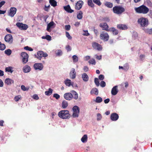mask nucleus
I'll return each instance as SVG.
<instances>
[{
	"instance_id": "f257e3e1",
	"label": "nucleus",
	"mask_w": 152,
	"mask_h": 152,
	"mask_svg": "<svg viewBox=\"0 0 152 152\" xmlns=\"http://www.w3.org/2000/svg\"><path fill=\"white\" fill-rule=\"evenodd\" d=\"M134 10L138 13L147 14L149 11V9L145 6L142 5L138 7H135Z\"/></svg>"
},
{
	"instance_id": "f03ea898",
	"label": "nucleus",
	"mask_w": 152,
	"mask_h": 152,
	"mask_svg": "<svg viewBox=\"0 0 152 152\" xmlns=\"http://www.w3.org/2000/svg\"><path fill=\"white\" fill-rule=\"evenodd\" d=\"M58 116L63 119L69 118L70 117L69 112L68 110H62L58 113Z\"/></svg>"
},
{
	"instance_id": "7ed1b4c3",
	"label": "nucleus",
	"mask_w": 152,
	"mask_h": 152,
	"mask_svg": "<svg viewBox=\"0 0 152 152\" xmlns=\"http://www.w3.org/2000/svg\"><path fill=\"white\" fill-rule=\"evenodd\" d=\"M137 23L142 27H146L148 24V19L143 17L139 18L137 20Z\"/></svg>"
},
{
	"instance_id": "20e7f679",
	"label": "nucleus",
	"mask_w": 152,
	"mask_h": 152,
	"mask_svg": "<svg viewBox=\"0 0 152 152\" xmlns=\"http://www.w3.org/2000/svg\"><path fill=\"white\" fill-rule=\"evenodd\" d=\"M113 11L114 13L118 15H120L125 11V9L121 6H115L113 7Z\"/></svg>"
},
{
	"instance_id": "39448f33",
	"label": "nucleus",
	"mask_w": 152,
	"mask_h": 152,
	"mask_svg": "<svg viewBox=\"0 0 152 152\" xmlns=\"http://www.w3.org/2000/svg\"><path fill=\"white\" fill-rule=\"evenodd\" d=\"M100 38L101 39L103 40V41L106 42L109 40V36L107 32L103 31L100 34Z\"/></svg>"
},
{
	"instance_id": "423d86ee",
	"label": "nucleus",
	"mask_w": 152,
	"mask_h": 152,
	"mask_svg": "<svg viewBox=\"0 0 152 152\" xmlns=\"http://www.w3.org/2000/svg\"><path fill=\"white\" fill-rule=\"evenodd\" d=\"M21 56L22 58L23 63V64H26L28 61V55L26 52H23L21 53Z\"/></svg>"
},
{
	"instance_id": "0eeeda50",
	"label": "nucleus",
	"mask_w": 152,
	"mask_h": 152,
	"mask_svg": "<svg viewBox=\"0 0 152 152\" xmlns=\"http://www.w3.org/2000/svg\"><path fill=\"white\" fill-rule=\"evenodd\" d=\"M73 111V113L72 114V116L74 118L78 117L80 112V109L79 107L77 106H75L72 108Z\"/></svg>"
},
{
	"instance_id": "6e6552de",
	"label": "nucleus",
	"mask_w": 152,
	"mask_h": 152,
	"mask_svg": "<svg viewBox=\"0 0 152 152\" xmlns=\"http://www.w3.org/2000/svg\"><path fill=\"white\" fill-rule=\"evenodd\" d=\"M37 58L41 60L42 57H45L48 56V55L46 53H45L42 51H39L37 53Z\"/></svg>"
},
{
	"instance_id": "1a4fd4ad",
	"label": "nucleus",
	"mask_w": 152,
	"mask_h": 152,
	"mask_svg": "<svg viewBox=\"0 0 152 152\" xmlns=\"http://www.w3.org/2000/svg\"><path fill=\"white\" fill-rule=\"evenodd\" d=\"M92 47L94 49L98 50H101L102 49V46L96 42H93L92 43Z\"/></svg>"
},
{
	"instance_id": "9d476101",
	"label": "nucleus",
	"mask_w": 152,
	"mask_h": 152,
	"mask_svg": "<svg viewBox=\"0 0 152 152\" xmlns=\"http://www.w3.org/2000/svg\"><path fill=\"white\" fill-rule=\"evenodd\" d=\"M16 25L21 30H26L28 28V26L27 25L21 23H17Z\"/></svg>"
},
{
	"instance_id": "9b49d317",
	"label": "nucleus",
	"mask_w": 152,
	"mask_h": 152,
	"mask_svg": "<svg viewBox=\"0 0 152 152\" xmlns=\"http://www.w3.org/2000/svg\"><path fill=\"white\" fill-rule=\"evenodd\" d=\"M99 26L103 30H105L107 31H109L110 30L109 29L108 25L106 23H101L99 24Z\"/></svg>"
},
{
	"instance_id": "f8f14e48",
	"label": "nucleus",
	"mask_w": 152,
	"mask_h": 152,
	"mask_svg": "<svg viewBox=\"0 0 152 152\" xmlns=\"http://www.w3.org/2000/svg\"><path fill=\"white\" fill-rule=\"evenodd\" d=\"M34 67L35 70L40 71L43 69V66L42 63H36L34 64Z\"/></svg>"
},
{
	"instance_id": "ddd939ff",
	"label": "nucleus",
	"mask_w": 152,
	"mask_h": 152,
	"mask_svg": "<svg viewBox=\"0 0 152 152\" xmlns=\"http://www.w3.org/2000/svg\"><path fill=\"white\" fill-rule=\"evenodd\" d=\"M16 11L17 9L16 8L12 7L10 9V12L9 13L8 15L11 17H12L16 14Z\"/></svg>"
},
{
	"instance_id": "4468645a",
	"label": "nucleus",
	"mask_w": 152,
	"mask_h": 152,
	"mask_svg": "<svg viewBox=\"0 0 152 152\" xmlns=\"http://www.w3.org/2000/svg\"><path fill=\"white\" fill-rule=\"evenodd\" d=\"M84 4L83 2L81 0L79 1L76 4L75 8L76 9L79 10L82 8Z\"/></svg>"
},
{
	"instance_id": "2eb2a0df",
	"label": "nucleus",
	"mask_w": 152,
	"mask_h": 152,
	"mask_svg": "<svg viewBox=\"0 0 152 152\" xmlns=\"http://www.w3.org/2000/svg\"><path fill=\"white\" fill-rule=\"evenodd\" d=\"M4 39L6 42H11L12 43V42L13 39L12 35L8 34L6 35L4 37Z\"/></svg>"
},
{
	"instance_id": "dca6fc26",
	"label": "nucleus",
	"mask_w": 152,
	"mask_h": 152,
	"mask_svg": "<svg viewBox=\"0 0 152 152\" xmlns=\"http://www.w3.org/2000/svg\"><path fill=\"white\" fill-rule=\"evenodd\" d=\"M64 97L67 100H70L72 99V96L71 92L66 93L64 94Z\"/></svg>"
},
{
	"instance_id": "f3484780",
	"label": "nucleus",
	"mask_w": 152,
	"mask_h": 152,
	"mask_svg": "<svg viewBox=\"0 0 152 152\" xmlns=\"http://www.w3.org/2000/svg\"><path fill=\"white\" fill-rule=\"evenodd\" d=\"M119 118L118 115L116 113H113L111 114L110 118L112 121H116Z\"/></svg>"
},
{
	"instance_id": "a211bd4d",
	"label": "nucleus",
	"mask_w": 152,
	"mask_h": 152,
	"mask_svg": "<svg viewBox=\"0 0 152 152\" xmlns=\"http://www.w3.org/2000/svg\"><path fill=\"white\" fill-rule=\"evenodd\" d=\"M117 27L118 29L122 30H125L128 28L127 26L126 25L123 24H117Z\"/></svg>"
},
{
	"instance_id": "6ab92c4d",
	"label": "nucleus",
	"mask_w": 152,
	"mask_h": 152,
	"mask_svg": "<svg viewBox=\"0 0 152 152\" xmlns=\"http://www.w3.org/2000/svg\"><path fill=\"white\" fill-rule=\"evenodd\" d=\"M118 92V86H116L113 87L111 90V94L112 95H116Z\"/></svg>"
},
{
	"instance_id": "aec40b11",
	"label": "nucleus",
	"mask_w": 152,
	"mask_h": 152,
	"mask_svg": "<svg viewBox=\"0 0 152 152\" xmlns=\"http://www.w3.org/2000/svg\"><path fill=\"white\" fill-rule=\"evenodd\" d=\"M76 73L75 69L74 68L72 69L70 73V76L72 79H74L76 77Z\"/></svg>"
},
{
	"instance_id": "412c9836",
	"label": "nucleus",
	"mask_w": 152,
	"mask_h": 152,
	"mask_svg": "<svg viewBox=\"0 0 152 152\" xmlns=\"http://www.w3.org/2000/svg\"><path fill=\"white\" fill-rule=\"evenodd\" d=\"M54 24V23L53 21H51L47 25V30L49 32H51V30L50 29V28H53L52 26Z\"/></svg>"
},
{
	"instance_id": "4be33fe9",
	"label": "nucleus",
	"mask_w": 152,
	"mask_h": 152,
	"mask_svg": "<svg viewBox=\"0 0 152 152\" xmlns=\"http://www.w3.org/2000/svg\"><path fill=\"white\" fill-rule=\"evenodd\" d=\"M71 92L72 96V98L77 100L78 98V94L76 91H72Z\"/></svg>"
},
{
	"instance_id": "5701e85b",
	"label": "nucleus",
	"mask_w": 152,
	"mask_h": 152,
	"mask_svg": "<svg viewBox=\"0 0 152 152\" xmlns=\"http://www.w3.org/2000/svg\"><path fill=\"white\" fill-rule=\"evenodd\" d=\"M109 30H110V31H111L113 35H118V30L114 27L110 28Z\"/></svg>"
},
{
	"instance_id": "b1692460",
	"label": "nucleus",
	"mask_w": 152,
	"mask_h": 152,
	"mask_svg": "<svg viewBox=\"0 0 152 152\" xmlns=\"http://www.w3.org/2000/svg\"><path fill=\"white\" fill-rule=\"evenodd\" d=\"M65 10L69 13H71L74 12V10L71 9L69 5H68L64 7Z\"/></svg>"
},
{
	"instance_id": "393cba45",
	"label": "nucleus",
	"mask_w": 152,
	"mask_h": 152,
	"mask_svg": "<svg viewBox=\"0 0 152 152\" xmlns=\"http://www.w3.org/2000/svg\"><path fill=\"white\" fill-rule=\"evenodd\" d=\"M82 77L84 81L86 82L88 80V76L86 73H84L82 74Z\"/></svg>"
},
{
	"instance_id": "a878e982",
	"label": "nucleus",
	"mask_w": 152,
	"mask_h": 152,
	"mask_svg": "<svg viewBox=\"0 0 152 152\" xmlns=\"http://www.w3.org/2000/svg\"><path fill=\"white\" fill-rule=\"evenodd\" d=\"M23 70L25 73H27L30 71L31 68L29 66L26 65L23 67Z\"/></svg>"
},
{
	"instance_id": "bb28decb",
	"label": "nucleus",
	"mask_w": 152,
	"mask_h": 152,
	"mask_svg": "<svg viewBox=\"0 0 152 152\" xmlns=\"http://www.w3.org/2000/svg\"><path fill=\"white\" fill-rule=\"evenodd\" d=\"M91 94H94L97 95L98 94V89L96 88H94L92 89L91 91Z\"/></svg>"
},
{
	"instance_id": "cd10ccee",
	"label": "nucleus",
	"mask_w": 152,
	"mask_h": 152,
	"mask_svg": "<svg viewBox=\"0 0 152 152\" xmlns=\"http://www.w3.org/2000/svg\"><path fill=\"white\" fill-rule=\"evenodd\" d=\"M14 81L10 78H6L5 80V83L7 85H10L14 83Z\"/></svg>"
},
{
	"instance_id": "c85d7f7f",
	"label": "nucleus",
	"mask_w": 152,
	"mask_h": 152,
	"mask_svg": "<svg viewBox=\"0 0 152 152\" xmlns=\"http://www.w3.org/2000/svg\"><path fill=\"white\" fill-rule=\"evenodd\" d=\"M49 3L50 5L53 7H55L57 5V3L55 0H50Z\"/></svg>"
},
{
	"instance_id": "c756f323",
	"label": "nucleus",
	"mask_w": 152,
	"mask_h": 152,
	"mask_svg": "<svg viewBox=\"0 0 152 152\" xmlns=\"http://www.w3.org/2000/svg\"><path fill=\"white\" fill-rule=\"evenodd\" d=\"M145 4L148 7H152V2L150 0H146L145 1Z\"/></svg>"
},
{
	"instance_id": "7c9ffc66",
	"label": "nucleus",
	"mask_w": 152,
	"mask_h": 152,
	"mask_svg": "<svg viewBox=\"0 0 152 152\" xmlns=\"http://www.w3.org/2000/svg\"><path fill=\"white\" fill-rule=\"evenodd\" d=\"M68 105L67 102L65 100L63 101L62 103V107L63 109L66 108Z\"/></svg>"
},
{
	"instance_id": "2f4dec72",
	"label": "nucleus",
	"mask_w": 152,
	"mask_h": 152,
	"mask_svg": "<svg viewBox=\"0 0 152 152\" xmlns=\"http://www.w3.org/2000/svg\"><path fill=\"white\" fill-rule=\"evenodd\" d=\"M83 13L81 11H80L77 14V18L79 20L83 18Z\"/></svg>"
},
{
	"instance_id": "473e14b6",
	"label": "nucleus",
	"mask_w": 152,
	"mask_h": 152,
	"mask_svg": "<svg viewBox=\"0 0 152 152\" xmlns=\"http://www.w3.org/2000/svg\"><path fill=\"white\" fill-rule=\"evenodd\" d=\"M42 38V39H46L48 41H50L52 39L51 36L48 35H46L45 36H43Z\"/></svg>"
},
{
	"instance_id": "72a5a7b5",
	"label": "nucleus",
	"mask_w": 152,
	"mask_h": 152,
	"mask_svg": "<svg viewBox=\"0 0 152 152\" xmlns=\"http://www.w3.org/2000/svg\"><path fill=\"white\" fill-rule=\"evenodd\" d=\"M88 139L87 136L86 134H85L81 139V140L83 142H85L87 141Z\"/></svg>"
},
{
	"instance_id": "f704fd0d",
	"label": "nucleus",
	"mask_w": 152,
	"mask_h": 152,
	"mask_svg": "<svg viewBox=\"0 0 152 152\" xmlns=\"http://www.w3.org/2000/svg\"><path fill=\"white\" fill-rule=\"evenodd\" d=\"M52 92L53 90L51 88H49L48 91H45V94L46 95H50L52 94Z\"/></svg>"
},
{
	"instance_id": "c9c22d12",
	"label": "nucleus",
	"mask_w": 152,
	"mask_h": 152,
	"mask_svg": "<svg viewBox=\"0 0 152 152\" xmlns=\"http://www.w3.org/2000/svg\"><path fill=\"white\" fill-rule=\"evenodd\" d=\"M104 5L110 8H112L113 6V3L109 2H106L104 4Z\"/></svg>"
},
{
	"instance_id": "e433bc0d",
	"label": "nucleus",
	"mask_w": 152,
	"mask_h": 152,
	"mask_svg": "<svg viewBox=\"0 0 152 152\" xmlns=\"http://www.w3.org/2000/svg\"><path fill=\"white\" fill-rule=\"evenodd\" d=\"M95 101L96 103H100L102 101V99L100 96H97L96 97Z\"/></svg>"
},
{
	"instance_id": "4c0bfd02",
	"label": "nucleus",
	"mask_w": 152,
	"mask_h": 152,
	"mask_svg": "<svg viewBox=\"0 0 152 152\" xmlns=\"http://www.w3.org/2000/svg\"><path fill=\"white\" fill-rule=\"evenodd\" d=\"M88 4L89 6L91 7H94V5L93 3L92 0H88Z\"/></svg>"
},
{
	"instance_id": "58836bf2",
	"label": "nucleus",
	"mask_w": 152,
	"mask_h": 152,
	"mask_svg": "<svg viewBox=\"0 0 152 152\" xmlns=\"http://www.w3.org/2000/svg\"><path fill=\"white\" fill-rule=\"evenodd\" d=\"M6 48L5 45L4 44L1 43L0 42V50H3Z\"/></svg>"
},
{
	"instance_id": "ea45409f",
	"label": "nucleus",
	"mask_w": 152,
	"mask_h": 152,
	"mask_svg": "<svg viewBox=\"0 0 152 152\" xmlns=\"http://www.w3.org/2000/svg\"><path fill=\"white\" fill-rule=\"evenodd\" d=\"M5 53L7 56H10L12 53V51L10 49H8L4 51Z\"/></svg>"
},
{
	"instance_id": "a19ab883",
	"label": "nucleus",
	"mask_w": 152,
	"mask_h": 152,
	"mask_svg": "<svg viewBox=\"0 0 152 152\" xmlns=\"http://www.w3.org/2000/svg\"><path fill=\"white\" fill-rule=\"evenodd\" d=\"M144 31L146 33L149 34H152V29H144Z\"/></svg>"
},
{
	"instance_id": "79ce46f5",
	"label": "nucleus",
	"mask_w": 152,
	"mask_h": 152,
	"mask_svg": "<svg viewBox=\"0 0 152 152\" xmlns=\"http://www.w3.org/2000/svg\"><path fill=\"white\" fill-rule=\"evenodd\" d=\"M65 83L66 85L68 86H70L71 85V81L70 80H66L65 81Z\"/></svg>"
},
{
	"instance_id": "37998d69",
	"label": "nucleus",
	"mask_w": 152,
	"mask_h": 152,
	"mask_svg": "<svg viewBox=\"0 0 152 152\" xmlns=\"http://www.w3.org/2000/svg\"><path fill=\"white\" fill-rule=\"evenodd\" d=\"M94 82L97 86H98L99 85V79L97 78H95L94 79Z\"/></svg>"
},
{
	"instance_id": "c03bdc74",
	"label": "nucleus",
	"mask_w": 152,
	"mask_h": 152,
	"mask_svg": "<svg viewBox=\"0 0 152 152\" xmlns=\"http://www.w3.org/2000/svg\"><path fill=\"white\" fill-rule=\"evenodd\" d=\"M5 70L6 71L10 72L11 73H12L13 72V70H12V67H6L5 68Z\"/></svg>"
},
{
	"instance_id": "a18cd8bd",
	"label": "nucleus",
	"mask_w": 152,
	"mask_h": 152,
	"mask_svg": "<svg viewBox=\"0 0 152 152\" xmlns=\"http://www.w3.org/2000/svg\"><path fill=\"white\" fill-rule=\"evenodd\" d=\"M73 60L74 62H77L78 61V57L75 55H74L72 57Z\"/></svg>"
},
{
	"instance_id": "49530a36",
	"label": "nucleus",
	"mask_w": 152,
	"mask_h": 152,
	"mask_svg": "<svg viewBox=\"0 0 152 152\" xmlns=\"http://www.w3.org/2000/svg\"><path fill=\"white\" fill-rule=\"evenodd\" d=\"M93 1L94 3L99 6L101 5L102 4L101 2L99 0H93Z\"/></svg>"
},
{
	"instance_id": "de8ad7c7",
	"label": "nucleus",
	"mask_w": 152,
	"mask_h": 152,
	"mask_svg": "<svg viewBox=\"0 0 152 152\" xmlns=\"http://www.w3.org/2000/svg\"><path fill=\"white\" fill-rule=\"evenodd\" d=\"M89 63L90 64H91L93 65H95L96 64V61L94 59L92 58L89 61Z\"/></svg>"
},
{
	"instance_id": "09e8293b",
	"label": "nucleus",
	"mask_w": 152,
	"mask_h": 152,
	"mask_svg": "<svg viewBox=\"0 0 152 152\" xmlns=\"http://www.w3.org/2000/svg\"><path fill=\"white\" fill-rule=\"evenodd\" d=\"M21 97L20 95H18L17 96H15L14 97V100L16 102H17L20 99Z\"/></svg>"
},
{
	"instance_id": "8fccbe9b",
	"label": "nucleus",
	"mask_w": 152,
	"mask_h": 152,
	"mask_svg": "<svg viewBox=\"0 0 152 152\" xmlns=\"http://www.w3.org/2000/svg\"><path fill=\"white\" fill-rule=\"evenodd\" d=\"M102 21L108 22H110V19L108 17H104L103 18Z\"/></svg>"
},
{
	"instance_id": "3c124183",
	"label": "nucleus",
	"mask_w": 152,
	"mask_h": 152,
	"mask_svg": "<svg viewBox=\"0 0 152 152\" xmlns=\"http://www.w3.org/2000/svg\"><path fill=\"white\" fill-rule=\"evenodd\" d=\"M66 37L69 39H72V37L70 36L69 33L67 31L66 32Z\"/></svg>"
},
{
	"instance_id": "603ef678",
	"label": "nucleus",
	"mask_w": 152,
	"mask_h": 152,
	"mask_svg": "<svg viewBox=\"0 0 152 152\" xmlns=\"http://www.w3.org/2000/svg\"><path fill=\"white\" fill-rule=\"evenodd\" d=\"M102 118V116L101 114L99 113L97 114V121H99L101 120Z\"/></svg>"
},
{
	"instance_id": "864d4df0",
	"label": "nucleus",
	"mask_w": 152,
	"mask_h": 152,
	"mask_svg": "<svg viewBox=\"0 0 152 152\" xmlns=\"http://www.w3.org/2000/svg\"><path fill=\"white\" fill-rule=\"evenodd\" d=\"M24 49L26 50L30 51H32L33 50V49L29 47L28 46L24 47Z\"/></svg>"
},
{
	"instance_id": "5fc2aeb1",
	"label": "nucleus",
	"mask_w": 152,
	"mask_h": 152,
	"mask_svg": "<svg viewBox=\"0 0 152 152\" xmlns=\"http://www.w3.org/2000/svg\"><path fill=\"white\" fill-rule=\"evenodd\" d=\"M100 86L102 87H104L106 86L105 82L103 81H102L100 83Z\"/></svg>"
},
{
	"instance_id": "6e6d98bb",
	"label": "nucleus",
	"mask_w": 152,
	"mask_h": 152,
	"mask_svg": "<svg viewBox=\"0 0 152 152\" xmlns=\"http://www.w3.org/2000/svg\"><path fill=\"white\" fill-rule=\"evenodd\" d=\"M71 26L70 25H67L65 26V29L66 31H69L70 30Z\"/></svg>"
},
{
	"instance_id": "4d7b16f0",
	"label": "nucleus",
	"mask_w": 152,
	"mask_h": 152,
	"mask_svg": "<svg viewBox=\"0 0 152 152\" xmlns=\"http://www.w3.org/2000/svg\"><path fill=\"white\" fill-rule=\"evenodd\" d=\"M53 97L55 98L56 99H58L60 98V95L57 94H55L53 95Z\"/></svg>"
},
{
	"instance_id": "13d9d810",
	"label": "nucleus",
	"mask_w": 152,
	"mask_h": 152,
	"mask_svg": "<svg viewBox=\"0 0 152 152\" xmlns=\"http://www.w3.org/2000/svg\"><path fill=\"white\" fill-rule=\"evenodd\" d=\"M95 58L98 60H100L102 59V55H100L99 56L97 55H96L95 56Z\"/></svg>"
},
{
	"instance_id": "bf43d9fd",
	"label": "nucleus",
	"mask_w": 152,
	"mask_h": 152,
	"mask_svg": "<svg viewBox=\"0 0 152 152\" xmlns=\"http://www.w3.org/2000/svg\"><path fill=\"white\" fill-rule=\"evenodd\" d=\"M145 56L144 55H140V60H141L142 61L143 59L144 58Z\"/></svg>"
},
{
	"instance_id": "052dcab7",
	"label": "nucleus",
	"mask_w": 152,
	"mask_h": 152,
	"mask_svg": "<svg viewBox=\"0 0 152 152\" xmlns=\"http://www.w3.org/2000/svg\"><path fill=\"white\" fill-rule=\"evenodd\" d=\"M33 98L35 100H38L39 97L37 94H34L33 96Z\"/></svg>"
},
{
	"instance_id": "680f3d73",
	"label": "nucleus",
	"mask_w": 152,
	"mask_h": 152,
	"mask_svg": "<svg viewBox=\"0 0 152 152\" xmlns=\"http://www.w3.org/2000/svg\"><path fill=\"white\" fill-rule=\"evenodd\" d=\"M66 49L67 51H69L71 50V48L69 45H68L66 46Z\"/></svg>"
},
{
	"instance_id": "e2e57ef3",
	"label": "nucleus",
	"mask_w": 152,
	"mask_h": 152,
	"mask_svg": "<svg viewBox=\"0 0 152 152\" xmlns=\"http://www.w3.org/2000/svg\"><path fill=\"white\" fill-rule=\"evenodd\" d=\"M50 7V5H49L48 6H46V5H45V7L44 8V10L45 11H48L49 10Z\"/></svg>"
},
{
	"instance_id": "0e129e2a",
	"label": "nucleus",
	"mask_w": 152,
	"mask_h": 152,
	"mask_svg": "<svg viewBox=\"0 0 152 152\" xmlns=\"http://www.w3.org/2000/svg\"><path fill=\"white\" fill-rule=\"evenodd\" d=\"M83 70L84 72H87L88 71L89 69L88 66H85L83 67Z\"/></svg>"
},
{
	"instance_id": "69168bd1",
	"label": "nucleus",
	"mask_w": 152,
	"mask_h": 152,
	"mask_svg": "<svg viewBox=\"0 0 152 152\" xmlns=\"http://www.w3.org/2000/svg\"><path fill=\"white\" fill-rule=\"evenodd\" d=\"M99 78L101 80H103L104 78V76L102 75H100L99 76Z\"/></svg>"
},
{
	"instance_id": "338daca9",
	"label": "nucleus",
	"mask_w": 152,
	"mask_h": 152,
	"mask_svg": "<svg viewBox=\"0 0 152 152\" xmlns=\"http://www.w3.org/2000/svg\"><path fill=\"white\" fill-rule=\"evenodd\" d=\"M85 33L83 34V35L86 36H88L90 35V34L88 33L87 30L85 31H84Z\"/></svg>"
},
{
	"instance_id": "774afa93",
	"label": "nucleus",
	"mask_w": 152,
	"mask_h": 152,
	"mask_svg": "<svg viewBox=\"0 0 152 152\" xmlns=\"http://www.w3.org/2000/svg\"><path fill=\"white\" fill-rule=\"evenodd\" d=\"M5 2L4 1H2L0 2V8L5 4Z\"/></svg>"
}]
</instances>
